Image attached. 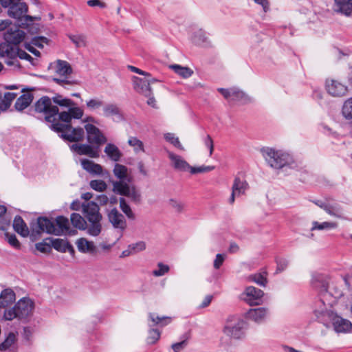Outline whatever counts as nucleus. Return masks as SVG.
<instances>
[{
    "mask_svg": "<svg viewBox=\"0 0 352 352\" xmlns=\"http://www.w3.org/2000/svg\"><path fill=\"white\" fill-rule=\"evenodd\" d=\"M43 232L55 235L65 234L74 236L77 234V230L70 228L68 219L63 216L57 217L55 222L47 217H40L32 226L31 240L33 241L38 240Z\"/></svg>",
    "mask_w": 352,
    "mask_h": 352,
    "instance_id": "obj_1",
    "label": "nucleus"
},
{
    "mask_svg": "<svg viewBox=\"0 0 352 352\" xmlns=\"http://www.w3.org/2000/svg\"><path fill=\"white\" fill-rule=\"evenodd\" d=\"M113 175L118 181H111L113 191L120 195L129 197L132 201L139 203L141 195L135 186H131L132 178L128 173V168L124 165L116 163L113 170Z\"/></svg>",
    "mask_w": 352,
    "mask_h": 352,
    "instance_id": "obj_2",
    "label": "nucleus"
},
{
    "mask_svg": "<svg viewBox=\"0 0 352 352\" xmlns=\"http://www.w3.org/2000/svg\"><path fill=\"white\" fill-rule=\"evenodd\" d=\"M261 153L267 164L274 169L280 170L284 167L294 169L298 166L293 157L283 151L267 147L262 148Z\"/></svg>",
    "mask_w": 352,
    "mask_h": 352,
    "instance_id": "obj_3",
    "label": "nucleus"
},
{
    "mask_svg": "<svg viewBox=\"0 0 352 352\" xmlns=\"http://www.w3.org/2000/svg\"><path fill=\"white\" fill-rule=\"evenodd\" d=\"M82 212L87 223V234L93 236H98L102 232V215L99 206L94 201L83 203Z\"/></svg>",
    "mask_w": 352,
    "mask_h": 352,
    "instance_id": "obj_4",
    "label": "nucleus"
},
{
    "mask_svg": "<svg viewBox=\"0 0 352 352\" xmlns=\"http://www.w3.org/2000/svg\"><path fill=\"white\" fill-rule=\"evenodd\" d=\"M316 283L315 287L319 289L320 294V299L316 303L317 308L314 313L317 318L329 315L328 307H331L336 302V299L342 296L341 294H338L335 297H332L331 293L328 292V283L323 280V277L318 276L316 278Z\"/></svg>",
    "mask_w": 352,
    "mask_h": 352,
    "instance_id": "obj_5",
    "label": "nucleus"
},
{
    "mask_svg": "<svg viewBox=\"0 0 352 352\" xmlns=\"http://www.w3.org/2000/svg\"><path fill=\"white\" fill-rule=\"evenodd\" d=\"M34 307V303L31 299L23 298L12 309L5 310L3 316L6 320H12L14 318L26 320L32 316Z\"/></svg>",
    "mask_w": 352,
    "mask_h": 352,
    "instance_id": "obj_6",
    "label": "nucleus"
},
{
    "mask_svg": "<svg viewBox=\"0 0 352 352\" xmlns=\"http://www.w3.org/2000/svg\"><path fill=\"white\" fill-rule=\"evenodd\" d=\"M246 329V322L240 317L232 315L226 319L223 332L230 338L241 340L244 338Z\"/></svg>",
    "mask_w": 352,
    "mask_h": 352,
    "instance_id": "obj_7",
    "label": "nucleus"
},
{
    "mask_svg": "<svg viewBox=\"0 0 352 352\" xmlns=\"http://www.w3.org/2000/svg\"><path fill=\"white\" fill-rule=\"evenodd\" d=\"M36 112L43 113L46 122L52 124L59 122L57 119L58 107L54 104L52 98L45 96L39 98L34 105Z\"/></svg>",
    "mask_w": 352,
    "mask_h": 352,
    "instance_id": "obj_8",
    "label": "nucleus"
},
{
    "mask_svg": "<svg viewBox=\"0 0 352 352\" xmlns=\"http://www.w3.org/2000/svg\"><path fill=\"white\" fill-rule=\"evenodd\" d=\"M50 129L54 131L60 133V137L70 142H78L83 140L84 129L81 127L73 128L71 124H61L60 122L52 124Z\"/></svg>",
    "mask_w": 352,
    "mask_h": 352,
    "instance_id": "obj_9",
    "label": "nucleus"
},
{
    "mask_svg": "<svg viewBox=\"0 0 352 352\" xmlns=\"http://www.w3.org/2000/svg\"><path fill=\"white\" fill-rule=\"evenodd\" d=\"M3 8H8V14L14 19H20L25 16L26 21H33V17L25 15L28 12V6L21 0H0Z\"/></svg>",
    "mask_w": 352,
    "mask_h": 352,
    "instance_id": "obj_10",
    "label": "nucleus"
},
{
    "mask_svg": "<svg viewBox=\"0 0 352 352\" xmlns=\"http://www.w3.org/2000/svg\"><path fill=\"white\" fill-rule=\"evenodd\" d=\"M17 48L18 47L13 46L6 41L0 44V56L7 58L5 63L8 66L20 67L17 59Z\"/></svg>",
    "mask_w": 352,
    "mask_h": 352,
    "instance_id": "obj_11",
    "label": "nucleus"
},
{
    "mask_svg": "<svg viewBox=\"0 0 352 352\" xmlns=\"http://www.w3.org/2000/svg\"><path fill=\"white\" fill-rule=\"evenodd\" d=\"M87 131V142L100 149V146L107 142V139L100 130L92 124H87L85 126Z\"/></svg>",
    "mask_w": 352,
    "mask_h": 352,
    "instance_id": "obj_12",
    "label": "nucleus"
},
{
    "mask_svg": "<svg viewBox=\"0 0 352 352\" xmlns=\"http://www.w3.org/2000/svg\"><path fill=\"white\" fill-rule=\"evenodd\" d=\"M107 216L109 222L117 231L122 233L127 227V223L124 216L117 208H113L107 210Z\"/></svg>",
    "mask_w": 352,
    "mask_h": 352,
    "instance_id": "obj_13",
    "label": "nucleus"
},
{
    "mask_svg": "<svg viewBox=\"0 0 352 352\" xmlns=\"http://www.w3.org/2000/svg\"><path fill=\"white\" fill-rule=\"evenodd\" d=\"M70 149L78 155H85L91 158L100 156V149L90 144H74L70 146Z\"/></svg>",
    "mask_w": 352,
    "mask_h": 352,
    "instance_id": "obj_14",
    "label": "nucleus"
},
{
    "mask_svg": "<svg viewBox=\"0 0 352 352\" xmlns=\"http://www.w3.org/2000/svg\"><path fill=\"white\" fill-rule=\"evenodd\" d=\"M244 300L251 306L258 305L262 303L264 292L253 286L248 287L243 294Z\"/></svg>",
    "mask_w": 352,
    "mask_h": 352,
    "instance_id": "obj_15",
    "label": "nucleus"
},
{
    "mask_svg": "<svg viewBox=\"0 0 352 352\" xmlns=\"http://www.w3.org/2000/svg\"><path fill=\"white\" fill-rule=\"evenodd\" d=\"M25 32L16 27L9 28L4 34V40L8 43L17 47L24 39Z\"/></svg>",
    "mask_w": 352,
    "mask_h": 352,
    "instance_id": "obj_16",
    "label": "nucleus"
},
{
    "mask_svg": "<svg viewBox=\"0 0 352 352\" xmlns=\"http://www.w3.org/2000/svg\"><path fill=\"white\" fill-rule=\"evenodd\" d=\"M326 89L329 94L333 97H342L348 91L346 86L335 80L326 81Z\"/></svg>",
    "mask_w": 352,
    "mask_h": 352,
    "instance_id": "obj_17",
    "label": "nucleus"
},
{
    "mask_svg": "<svg viewBox=\"0 0 352 352\" xmlns=\"http://www.w3.org/2000/svg\"><path fill=\"white\" fill-rule=\"evenodd\" d=\"M102 111V114L104 117H113L114 122H119L124 120L121 109L115 103H107L104 104Z\"/></svg>",
    "mask_w": 352,
    "mask_h": 352,
    "instance_id": "obj_18",
    "label": "nucleus"
},
{
    "mask_svg": "<svg viewBox=\"0 0 352 352\" xmlns=\"http://www.w3.org/2000/svg\"><path fill=\"white\" fill-rule=\"evenodd\" d=\"M248 187L249 185L245 179H241L239 177H236L232 186V193L228 202L230 204H233L235 200V197L243 195L248 189Z\"/></svg>",
    "mask_w": 352,
    "mask_h": 352,
    "instance_id": "obj_19",
    "label": "nucleus"
},
{
    "mask_svg": "<svg viewBox=\"0 0 352 352\" xmlns=\"http://www.w3.org/2000/svg\"><path fill=\"white\" fill-rule=\"evenodd\" d=\"M168 156L171 161L172 166L178 171L186 172L190 168V164L180 155L168 151Z\"/></svg>",
    "mask_w": 352,
    "mask_h": 352,
    "instance_id": "obj_20",
    "label": "nucleus"
},
{
    "mask_svg": "<svg viewBox=\"0 0 352 352\" xmlns=\"http://www.w3.org/2000/svg\"><path fill=\"white\" fill-rule=\"evenodd\" d=\"M47 239L50 240L52 248H54L56 250L60 252H68L72 256H74L75 250L73 246L67 240L63 239L51 238H48Z\"/></svg>",
    "mask_w": 352,
    "mask_h": 352,
    "instance_id": "obj_21",
    "label": "nucleus"
},
{
    "mask_svg": "<svg viewBox=\"0 0 352 352\" xmlns=\"http://www.w3.org/2000/svg\"><path fill=\"white\" fill-rule=\"evenodd\" d=\"M132 80L133 89L137 92L144 95V96H149L152 94L151 87L145 79L137 76H133Z\"/></svg>",
    "mask_w": 352,
    "mask_h": 352,
    "instance_id": "obj_22",
    "label": "nucleus"
},
{
    "mask_svg": "<svg viewBox=\"0 0 352 352\" xmlns=\"http://www.w3.org/2000/svg\"><path fill=\"white\" fill-rule=\"evenodd\" d=\"M268 314L267 309L265 307H258L250 309L245 314V318L256 323L263 322Z\"/></svg>",
    "mask_w": 352,
    "mask_h": 352,
    "instance_id": "obj_23",
    "label": "nucleus"
},
{
    "mask_svg": "<svg viewBox=\"0 0 352 352\" xmlns=\"http://www.w3.org/2000/svg\"><path fill=\"white\" fill-rule=\"evenodd\" d=\"M35 223H32L31 226V228H32V226ZM13 228L16 232H17L19 234L23 237H26L28 236H30L32 230L30 231L28 227L27 226L26 223L22 219V217L19 215H16L13 221Z\"/></svg>",
    "mask_w": 352,
    "mask_h": 352,
    "instance_id": "obj_24",
    "label": "nucleus"
},
{
    "mask_svg": "<svg viewBox=\"0 0 352 352\" xmlns=\"http://www.w3.org/2000/svg\"><path fill=\"white\" fill-rule=\"evenodd\" d=\"M334 329L338 333L349 332L352 328V323L346 319L336 316L333 318Z\"/></svg>",
    "mask_w": 352,
    "mask_h": 352,
    "instance_id": "obj_25",
    "label": "nucleus"
},
{
    "mask_svg": "<svg viewBox=\"0 0 352 352\" xmlns=\"http://www.w3.org/2000/svg\"><path fill=\"white\" fill-rule=\"evenodd\" d=\"M325 212L329 215L342 219L344 218V210L341 205L331 199H327V205Z\"/></svg>",
    "mask_w": 352,
    "mask_h": 352,
    "instance_id": "obj_26",
    "label": "nucleus"
},
{
    "mask_svg": "<svg viewBox=\"0 0 352 352\" xmlns=\"http://www.w3.org/2000/svg\"><path fill=\"white\" fill-rule=\"evenodd\" d=\"M81 166L84 170L93 175H101L102 173V167L98 164L88 159H82L80 161Z\"/></svg>",
    "mask_w": 352,
    "mask_h": 352,
    "instance_id": "obj_27",
    "label": "nucleus"
},
{
    "mask_svg": "<svg viewBox=\"0 0 352 352\" xmlns=\"http://www.w3.org/2000/svg\"><path fill=\"white\" fill-rule=\"evenodd\" d=\"M15 293L12 289H3L0 294V307L6 308L15 300Z\"/></svg>",
    "mask_w": 352,
    "mask_h": 352,
    "instance_id": "obj_28",
    "label": "nucleus"
},
{
    "mask_svg": "<svg viewBox=\"0 0 352 352\" xmlns=\"http://www.w3.org/2000/svg\"><path fill=\"white\" fill-rule=\"evenodd\" d=\"M33 98V95L30 92L22 94L19 98H17L14 104L15 109L19 111H23L31 104Z\"/></svg>",
    "mask_w": 352,
    "mask_h": 352,
    "instance_id": "obj_29",
    "label": "nucleus"
},
{
    "mask_svg": "<svg viewBox=\"0 0 352 352\" xmlns=\"http://www.w3.org/2000/svg\"><path fill=\"white\" fill-rule=\"evenodd\" d=\"M104 152L106 153L108 157L113 162L120 161L121 157L122 156V154L118 147L111 143H108L106 145Z\"/></svg>",
    "mask_w": 352,
    "mask_h": 352,
    "instance_id": "obj_30",
    "label": "nucleus"
},
{
    "mask_svg": "<svg viewBox=\"0 0 352 352\" xmlns=\"http://www.w3.org/2000/svg\"><path fill=\"white\" fill-rule=\"evenodd\" d=\"M76 245L78 250L82 253H94L96 251V247L94 243L87 241L85 238L78 239Z\"/></svg>",
    "mask_w": 352,
    "mask_h": 352,
    "instance_id": "obj_31",
    "label": "nucleus"
},
{
    "mask_svg": "<svg viewBox=\"0 0 352 352\" xmlns=\"http://www.w3.org/2000/svg\"><path fill=\"white\" fill-rule=\"evenodd\" d=\"M71 223L73 226L81 230H87V223L85 219L78 213H72L70 217Z\"/></svg>",
    "mask_w": 352,
    "mask_h": 352,
    "instance_id": "obj_32",
    "label": "nucleus"
},
{
    "mask_svg": "<svg viewBox=\"0 0 352 352\" xmlns=\"http://www.w3.org/2000/svg\"><path fill=\"white\" fill-rule=\"evenodd\" d=\"M192 41L194 44L200 46H206L209 44L206 33L202 30H199L193 33Z\"/></svg>",
    "mask_w": 352,
    "mask_h": 352,
    "instance_id": "obj_33",
    "label": "nucleus"
},
{
    "mask_svg": "<svg viewBox=\"0 0 352 352\" xmlns=\"http://www.w3.org/2000/svg\"><path fill=\"white\" fill-rule=\"evenodd\" d=\"M231 100L239 102L241 104H247L252 101L251 98L248 95L236 88H232Z\"/></svg>",
    "mask_w": 352,
    "mask_h": 352,
    "instance_id": "obj_34",
    "label": "nucleus"
},
{
    "mask_svg": "<svg viewBox=\"0 0 352 352\" xmlns=\"http://www.w3.org/2000/svg\"><path fill=\"white\" fill-rule=\"evenodd\" d=\"M337 11L345 15L352 14V0H335Z\"/></svg>",
    "mask_w": 352,
    "mask_h": 352,
    "instance_id": "obj_35",
    "label": "nucleus"
},
{
    "mask_svg": "<svg viewBox=\"0 0 352 352\" xmlns=\"http://www.w3.org/2000/svg\"><path fill=\"white\" fill-rule=\"evenodd\" d=\"M55 71L60 76H66L72 74V69L67 61L58 60L56 63Z\"/></svg>",
    "mask_w": 352,
    "mask_h": 352,
    "instance_id": "obj_36",
    "label": "nucleus"
},
{
    "mask_svg": "<svg viewBox=\"0 0 352 352\" xmlns=\"http://www.w3.org/2000/svg\"><path fill=\"white\" fill-rule=\"evenodd\" d=\"M338 227V223L336 222L332 221H324L320 223L316 221H314L312 222V227L311 228V231L314 230H328L331 229H334Z\"/></svg>",
    "mask_w": 352,
    "mask_h": 352,
    "instance_id": "obj_37",
    "label": "nucleus"
},
{
    "mask_svg": "<svg viewBox=\"0 0 352 352\" xmlns=\"http://www.w3.org/2000/svg\"><path fill=\"white\" fill-rule=\"evenodd\" d=\"M54 105L60 107H70L75 105L73 100L69 98H64L62 95L56 94L52 98Z\"/></svg>",
    "mask_w": 352,
    "mask_h": 352,
    "instance_id": "obj_38",
    "label": "nucleus"
},
{
    "mask_svg": "<svg viewBox=\"0 0 352 352\" xmlns=\"http://www.w3.org/2000/svg\"><path fill=\"white\" fill-rule=\"evenodd\" d=\"M170 68L184 78H188L193 74V71L190 68L188 67H182L179 65H171Z\"/></svg>",
    "mask_w": 352,
    "mask_h": 352,
    "instance_id": "obj_39",
    "label": "nucleus"
},
{
    "mask_svg": "<svg viewBox=\"0 0 352 352\" xmlns=\"http://www.w3.org/2000/svg\"><path fill=\"white\" fill-rule=\"evenodd\" d=\"M120 208L129 219L134 220L135 219V213L132 211L124 198H120Z\"/></svg>",
    "mask_w": 352,
    "mask_h": 352,
    "instance_id": "obj_40",
    "label": "nucleus"
},
{
    "mask_svg": "<svg viewBox=\"0 0 352 352\" xmlns=\"http://www.w3.org/2000/svg\"><path fill=\"white\" fill-rule=\"evenodd\" d=\"M16 97V94L7 92L4 94L3 99L0 102V109L6 111L11 105L12 102Z\"/></svg>",
    "mask_w": 352,
    "mask_h": 352,
    "instance_id": "obj_41",
    "label": "nucleus"
},
{
    "mask_svg": "<svg viewBox=\"0 0 352 352\" xmlns=\"http://www.w3.org/2000/svg\"><path fill=\"white\" fill-rule=\"evenodd\" d=\"M68 37L77 48L87 45L86 36L84 34H69Z\"/></svg>",
    "mask_w": 352,
    "mask_h": 352,
    "instance_id": "obj_42",
    "label": "nucleus"
},
{
    "mask_svg": "<svg viewBox=\"0 0 352 352\" xmlns=\"http://www.w3.org/2000/svg\"><path fill=\"white\" fill-rule=\"evenodd\" d=\"M128 144L133 148L135 153L144 151L143 142L135 137H131L128 140Z\"/></svg>",
    "mask_w": 352,
    "mask_h": 352,
    "instance_id": "obj_43",
    "label": "nucleus"
},
{
    "mask_svg": "<svg viewBox=\"0 0 352 352\" xmlns=\"http://www.w3.org/2000/svg\"><path fill=\"white\" fill-rule=\"evenodd\" d=\"M342 114L346 119H352V97L344 102L342 107Z\"/></svg>",
    "mask_w": 352,
    "mask_h": 352,
    "instance_id": "obj_44",
    "label": "nucleus"
},
{
    "mask_svg": "<svg viewBox=\"0 0 352 352\" xmlns=\"http://www.w3.org/2000/svg\"><path fill=\"white\" fill-rule=\"evenodd\" d=\"M16 340V336L11 332L8 334L6 339L0 344V351H4L10 347Z\"/></svg>",
    "mask_w": 352,
    "mask_h": 352,
    "instance_id": "obj_45",
    "label": "nucleus"
},
{
    "mask_svg": "<svg viewBox=\"0 0 352 352\" xmlns=\"http://www.w3.org/2000/svg\"><path fill=\"white\" fill-rule=\"evenodd\" d=\"M250 278L251 280L255 282L257 285L262 287H265L267 283L266 275L261 273L253 274L250 277Z\"/></svg>",
    "mask_w": 352,
    "mask_h": 352,
    "instance_id": "obj_46",
    "label": "nucleus"
},
{
    "mask_svg": "<svg viewBox=\"0 0 352 352\" xmlns=\"http://www.w3.org/2000/svg\"><path fill=\"white\" fill-rule=\"evenodd\" d=\"M86 106L89 110L94 111V110L98 109L102 107H103L104 102L102 100H101L100 99L92 98V99H90L89 100L87 101Z\"/></svg>",
    "mask_w": 352,
    "mask_h": 352,
    "instance_id": "obj_47",
    "label": "nucleus"
},
{
    "mask_svg": "<svg viewBox=\"0 0 352 352\" xmlns=\"http://www.w3.org/2000/svg\"><path fill=\"white\" fill-rule=\"evenodd\" d=\"M165 140L172 144L175 147L183 149L182 145L181 144L179 138L175 137L174 133H168L164 135Z\"/></svg>",
    "mask_w": 352,
    "mask_h": 352,
    "instance_id": "obj_48",
    "label": "nucleus"
},
{
    "mask_svg": "<svg viewBox=\"0 0 352 352\" xmlns=\"http://www.w3.org/2000/svg\"><path fill=\"white\" fill-rule=\"evenodd\" d=\"M149 318L155 323V324H161L162 325H166L170 321V318L168 317H160L158 316H155V314H150Z\"/></svg>",
    "mask_w": 352,
    "mask_h": 352,
    "instance_id": "obj_49",
    "label": "nucleus"
},
{
    "mask_svg": "<svg viewBox=\"0 0 352 352\" xmlns=\"http://www.w3.org/2000/svg\"><path fill=\"white\" fill-rule=\"evenodd\" d=\"M90 186L92 189L102 192L106 190L107 186L106 183L102 180H92L90 182Z\"/></svg>",
    "mask_w": 352,
    "mask_h": 352,
    "instance_id": "obj_50",
    "label": "nucleus"
},
{
    "mask_svg": "<svg viewBox=\"0 0 352 352\" xmlns=\"http://www.w3.org/2000/svg\"><path fill=\"white\" fill-rule=\"evenodd\" d=\"M277 265L276 273H280L285 270L289 265V261L284 258H277L276 259Z\"/></svg>",
    "mask_w": 352,
    "mask_h": 352,
    "instance_id": "obj_51",
    "label": "nucleus"
},
{
    "mask_svg": "<svg viewBox=\"0 0 352 352\" xmlns=\"http://www.w3.org/2000/svg\"><path fill=\"white\" fill-rule=\"evenodd\" d=\"M48 42L49 39L46 37L35 36L31 39L30 43L37 47L42 48L43 47V44H47Z\"/></svg>",
    "mask_w": 352,
    "mask_h": 352,
    "instance_id": "obj_52",
    "label": "nucleus"
},
{
    "mask_svg": "<svg viewBox=\"0 0 352 352\" xmlns=\"http://www.w3.org/2000/svg\"><path fill=\"white\" fill-rule=\"evenodd\" d=\"M160 338V333L157 329H151L149 331V335L147 338V342L149 344H155Z\"/></svg>",
    "mask_w": 352,
    "mask_h": 352,
    "instance_id": "obj_53",
    "label": "nucleus"
},
{
    "mask_svg": "<svg viewBox=\"0 0 352 352\" xmlns=\"http://www.w3.org/2000/svg\"><path fill=\"white\" fill-rule=\"evenodd\" d=\"M158 270H155L153 271V274L155 276H162L165 274L168 273L170 268L168 265H164L162 263H159L157 264Z\"/></svg>",
    "mask_w": 352,
    "mask_h": 352,
    "instance_id": "obj_54",
    "label": "nucleus"
},
{
    "mask_svg": "<svg viewBox=\"0 0 352 352\" xmlns=\"http://www.w3.org/2000/svg\"><path fill=\"white\" fill-rule=\"evenodd\" d=\"M6 237L8 239V242L10 245L14 247L16 249H19L21 247V244L18 239H16V236L14 234H10L8 232L5 234Z\"/></svg>",
    "mask_w": 352,
    "mask_h": 352,
    "instance_id": "obj_55",
    "label": "nucleus"
},
{
    "mask_svg": "<svg viewBox=\"0 0 352 352\" xmlns=\"http://www.w3.org/2000/svg\"><path fill=\"white\" fill-rule=\"evenodd\" d=\"M69 112L71 113L72 118L80 119L83 116V111L80 107H70Z\"/></svg>",
    "mask_w": 352,
    "mask_h": 352,
    "instance_id": "obj_56",
    "label": "nucleus"
},
{
    "mask_svg": "<svg viewBox=\"0 0 352 352\" xmlns=\"http://www.w3.org/2000/svg\"><path fill=\"white\" fill-rule=\"evenodd\" d=\"M52 248V243L50 244L45 241L36 244V249L43 253L50 252Z\"/></svg>",
    "mask_w": 352,
    "mask_h": 352,
    "instance_id": "obj_57",
    "label": "nucleus"
},
{
    "mask_svg": "<svg viewBox=\"0 0 352 352\" xmlns=\"http://www.w3.org/2000/svg\"><path fill=\"white\" fill-rule=\"evenodd\" d=\"M57 116L58 118V120L65 122L64 124H71L70 122L72 118L71 117V113H69V111H62L60 113L58 112Z\"/></svg>",
    "mask_w": 352,
    "mask_h": 352,
    "instance_id": "obj_58",
    "label": "nucleus"
},
{
    "mask_svg": "<svg viewBox=\"0 0 352 352\" xmlns=\"http://www.w3.org/2000/svg\"><path fill=\"white\" fill-rule=\"evenodd\" d=\"M129 249L135 252H140L146 249V243L144 241H139L129 245Z\"/></svg>",
    "mask_w": 352,
    "mask_h": 352,
    "instance_id": "obj_59",
    "label": "nucleus"
},
{
    "mask_svg": "<svg viewBox=\"0 0 352 352\" xmlns=\"http://www.w3.org/2000/svg\"><path fill=\"white\" fill-rule=\"evenodd\" d=\"M169 204L177 212H181L184 207V204L182 202L174 199H170L169 200Z\"/></svg>",
    "mask_w": 352,
    "mask_h": 352,
    "instance_id": "obj_60",
    "label": "nucleus"
},
{
    "mask_svg": "<svg viewBox=\"0 0 352 352\" xmlns=\"http://www.w3.org/2000/svg\"><path fill=\"white\" fill-rule=\"evenodd\" d=\"M188 344L187 340H184L181 342L174 343L171 345V348L174 352H180L184 350Z\"/></svg>",
    "mask_w": 352,
    "mask_h": 352,
    "instance_id": "obj_61",
    "label": "nucleus"
},
{
    "mask_svg": "<svg viewBox=\"0 0 352 352\" xmlns=\"http://www.w3.org/2000/svg\"><path fill=\"white\" fill-rule=\"evenodd\" d=\"M17 58H19L20 59L27 60L32 63V65H34V63H32L34 58L29 54H28L22 50H20L19 47L17 48Z\"/></svg>",
    "mask_w": 352,
    "mask_h": 352,
    "instance_id": "obj_62",
    "label": "nucleus"
},
{
    "mask_svg": "<svg viewBox=\"0 0 352 352\" xmlns=\"http://www.w3.org/2000/svg\"><path fill=\"white\" fill-rule=\"evenodd\" d=\"M224 260L225 256L223 254H217L214 261V267L217 270L219 269L222 265Z\"/></svg>",
    "mask_w": 352,
    "mask_h": 352,
    "instance_id": "obj_63",
    "label": "nucleus"
},
{
    "mask_svg": "<svg viewBox=\"0 0 352 352\" xmlns=\"http://www.w3.org/2000/svg\"><path fill=\"white\" fill-rule=\"evenodd\" d=\"M205 145L209 148L210 155H211L214 151V144L212 138L207 135L206 138L204 140Z\"/></svg>",
    "mask_w": 352,
    "mask_h": 352,
    "instance_id": "obj_64",
    "label": "nucleus"
}]
</instances>
